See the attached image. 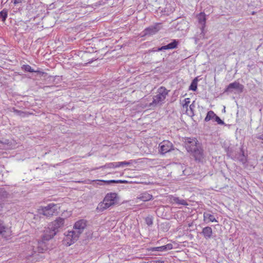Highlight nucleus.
Segmentation results:
<instances>
[{"label":"nucleus","instance_id":"f704fd0d","mask_svg":"<svg viewBox=\"0 0 263 263\" xmlns=\"http://www.w3.org/2000/svg\"><path fill=\"white\" fill-rule=\"evenodd\" d=\"M24 0H13L12 2L13 3L14 5H16L18 4H20L23 2Z\"/></svg>","mask_w":263,"mask_h":263},{"label":"nucleus","instance_id":"c9c22d12","mask_svg":"<svg viewBox=\"0 0 263 263\" xmlns=\"http://www.w3.org/2000/svg\"><path fill=\"white\" fill-rule=\"evenodd\" d=\"M197 89V85H194L193 83L190 86V89L195 91Z\"/></svg>","mask_w":263,"mask_h":263},{"label":"nucleus","instance_id":"6ab92c4d","mask_svg":"<svg viewBox=\"0 0 263 263\" xmlns=\"http://www.w3.org/2000/svg\"><path fill=\"white\" fill-rule=\"evenodd\" d=\"M202 234H203L204 237L206 239H210L211 238L213 231L211 227H206L202 229Z\"/></svg>","mask_w":263,"mask_h":263},{"label":"nucleus","instance_id":"ddd939ff","mask_svg":"<svg viewBox=\"0 0 263 263\" xmlns=\"http://www.w3.org/2000/svg\"><path fill=\"white\" fill-rule=\"evenodd\" d=\"M191 153L197 160H200L203 158V150L200 144Z\"/></svg>","mask_w":263,"mask_h":263},{"label":"nucleus","instance_id":"7c9ffc66","mask_svg":"<svg viewBox=\"0 0 263 263\" xmlns=\"http://www.w3.org/2000/svg\"><path fill=\"white\" fill-rule=\"evenodd\" d=\"M13 111L17 115L20 116L21 117H24L25 115V113L23 111H22L21 110H18L17 109H15L14 108H13Z\"/></svg>","mask_w":263,"mask_h":263},{"label":"nucleus","instance_id":"473e14b6","mask_svg":"<svg viewBox=\"0 0 263 263\" xmlns=\"http://www.w3.org/2000/svg\"><path fill=\"white\" fill-rule=\"evenodd\" d=\"M241 152L242 153V156H241V158H240L239 160L241 162H242L243 163H246L247 159H246V157H245V156L244 155V152L242 150V148L241 149Z\"/></svg>","mask_w":263,"mask_h":263},{"label":"nucleus","instance_id":"20e7f679","mask_svg":"<svg viewBox=\"0 0 263 263\" xmlns=\"http://www.w3.org/2000/svg\"><path fill=\"white\" fill-rule=\"evenodd\" d=\"M64 235L63 242L67 246L73 244L78 240L80 236L73 230L66 232Z\"/></svg>","mask_w":263,"mask_h":263},{"label":"nucleus","instance_id":"2eb2a0df","mask_svg":"<svg viewBox=\"0 0 263 263\" xmlns=\"http://www.w3.org/2000/svg\"><path fill=\"white\" fill-rule=\"evenodd\" d=\"M153 196L152 195L148 193L147 192H144L141 193L139 196L137 197V199H139L142 201H148L153 199Z\"/></svg>","mask_w":263,"mask_h":263},{"label":"nucleus","instance_id":"aec40b11","mask_svg":"<svg viewBox=\"0 0 263 263\" xmlns=\"http://www.w3.org/2000/svg\"><path fill=\"white\" fill-rule=\"evenodd\" d=\"M197 19L198 20L199 23L202 25L201 27V31L203 32L204 30V28L205 27V22H206V17L205 14L203 12H201L197 15Z\"/></svg>","mask_w":263,"mask_h":263},{"label":"nucleus","instance_id":"a211bd4d","mask_svg":"<svg viewBox=\"0 0 263 263\" xmlns=\"http://www.w3.org/2000/svg\"><path fill=\"white\" fill-rule=\"evenodd\" d=\"M43 240V239L38 242V246L37 247V251L39 253H44L48 250L47 243Z\"/></svg>","mask_w":263,"mask_h":263},{"label":"nucleus","instance_id":"bb28decb","mask_svg":"<svg viewBox=\"0 0 263 263\" xmlns=\"http://www.w3.org/2000/svg\"><path fill=\"white\" fill-rule=\"evenodd\" d=\"M133 162V160H130L129 161H122V162H118L119 167H122L124 165H129L132 164Z\"/></svg>","mask_w":263,"mask_h":263},{"label":"nucleus","instance_id":"f257e3e1","mask_svg":"<svg viewBox=\"0 0 263 263\" xmlns=\"http://www.w3.org/2000/svg\"><path fill=\"white\" fill-rule=\"evenodd\" d=\"M169 90L164 87L161 86L157 91L156 95L153 97L152 102L149 104L150 107L160 106L165 103Z\"/></svg>","mask_w":263,"mask_h":263},{"label":"nucleus","instance_id":"0eeeda50","mask_svg":"<svg viewBox=\"0 0 263 263\" xmlns=\"http://www.w3.org/2000/svg\"><path fill=\"white\" fill-rule=\"evenodd\" d=\"M57 234L56 231L48 224V227L45 228L44 231L42 239L45 241L49 240L53 238Z\"/></svg>","mask_w":263,"mask_h":263},{"label":"nucleus","instance_id":"9d476101","mask_svg":"<svg viewBox=\"0 0 263 263\" xmlns=\"http://www.w3.org/2000/svg\"><path fill=\"white\" fill-rule=\"evenodd\" d=\"M64 218L58 217L49 224L52 227V228H53V229L56 231L57 233H58L59 229L61 228L64 226Z\"/></svg>","mask_w":263,"mask_h":263},{"label":"nucleus","instance_id":"423d86ee","mask_svg":"<svg viewBox=\"0 0 263 263\" xmlns=\"http://www.w3.org/2000/svg\"><path fill=\"white\" fill-rule=\"evenodd\" d=\"M159 147V152L162 155H164L173 149L172 143L168 140H164L161 142Z\"/></svg>","mask_w":263,"mask_h":263},{"label":"nucleus","instance_id":"c756f323","mask_svg":"<svg viewBox=\"0 0 263 263\" xmlns=\"http://www.w3.org/2000/svg\"><path fill=\"white\" fill-rule=\"evenodd\" d=\"M145 263H165V261L159 259H156L154 260H149Z\"/></svg>","mask_w":263,"mask_h":263},{"label":"nucleus","instance_id":"393cba45","mask_svg":"<svg viewBox=\"0 0 263 263\" xmlns=\"http://www.w3.org/2000/svg\"><path fill=\"white\" fill-rule=\"evenodd\" d=\"M104 167L105 168H115L119 167L118 162H110L104 165Z\"/></svg>","mask_w":263,"mask_h":263},{"label":"nucleus","instance_id":"4468645a","mask_svg":"<svg viewBox=\"0 0 263 263\" xmlns=\"http://www.w3.org/2000/svg\"><path fill=\"white\" fill-rule=\"evenodd\" d=\"M179 42L176 40H174L173 42L169 43L167 45L163 46L161 47L160 48H159L158 49V51H161L163 50H168V49H173L176 48L178 45Z\"/></svg>","mask_w":263,"mask_h":263},{"label":"nucleus","instance_id":"c85d7f7f","mask_svg":"<svg viewBox=\"0 0 263 263\" xmlns=\"http://www.w3.org/2000/svg\"><path fill=\"white\" fill-rule=\"evenodd\" d=\"M190 103V99L187 98H185L183 102L182 106L184 109H186L188 108L189 105Z\"/></svg>","mask_w":263,"mask_h":263},{"label":"nucleus","instance_id":"9b49d317","mask_svg":"<svg viewBox=\"0 0 263 263\" xmlns=\"http://www.w3.org/2000/svg\"><path fill=\"white\" fill-rule=\"evenodd\" d=\"M0 235L5 238H8L11 235L10 228L6 227L2 221H0Z\"/></svg>","mask_w":263,"mask_h":263},{"label":"nucleus","instance_id":"1a4fd4ad","mask_svg":"<svg viewBox=\"0 0 263 263\" xmlns=\"http://www.w3.org/2000/svg\"><path fill=\"white\" fill-rule=\"evenodd\" d=\"M243 86L236 81L230 83L226 88L225 92H232L233 90H236L239 92H241L243 89Z\"/></svg>","mask_w":263,"mask_h":263},{"label":"nucleus","instance_id":"6e6552de","mask_svg":"<svg viewBox=\"0 0 263 263\" xmlns=\"http://www.w3.org/2000/svg\"><path fill=\"white\" fill-rule=\"evenodd\" d=\"M86 226L87 221L84 219H80L75 222L73 227V230L81 235Z\"/></svg>","mask_w":263,"mask_h":263},{"label":"nucleus","instance_id":"cd10ccee","mask_svg":"<svg viewBox=\"0 0 263 263\" xmlns=\"http://www.w3.org/2000/svg\"><path fill=\"white\" fill-rule=\"evenodd\" d=\"M23 69L25 71H27V72H36V71L34 70L30 66H29L28 65H23Z\"/></svg>","mask_w":263,"mask_h":263},{"label":"nucleus","instance_id":"f03ea898","mask_svg":"<svg viewBox=\"0 0 263 263\" xmlns=\"http://www.w3.org/2000/svg\"><path fill=\"white\" fill-rule=\"evenodd\" d=\"M118 201V195L115 193H110L106 194L102 202H101L97 206V210L102 212L115 204Z\"/></svg>","mask_w":263,"mask_h":263},{"label":"nucleus","instance_id":"7ed1b4c3","mask_svg":"<svg viewBox=\"0 0 263 263\" xmlns=\"http://www.w3.org/2000/svg\"><path fill=\"white\" fill-rule=\"evenodd\" d=\"M60 206L58 204L50 203L47 206L42 207L41 213L46 217H51L58 213Z\"/></svg>","mask_w":263,"mask_h":263},{"label":"nucleus","instance_id":"f8f14e48","mask_svg":"<svg viewBox=\"0 0 263 263\" xmlns=\"http://www.w3.org/2000/svg\"><path fill=\"white\" fill-rule=\"evenodd\" d=\"M160 28L158 25L152 26L145 28L143 31L144 35H152L156 34L159 30Z\"/></svg>","mask_w":263,"mask_h":263},{"label":"nucleus","instance_id":"4c0bfd02","mask_svg":"<svg viewBox=\"0 0 263 263\" xmlns=\"http://www.w3.org/2000/svg\"><path fill=\"white\" fill-rule=\"evenodd\" d=\"M262 143H263V141H262Z\"/></svg>","mask_w":263,"mask_h":263},{"label":"nucleus","instance_id":"e433bc0d","mask_svg":"<svg viewBox=\"0 0 263 263\" xmlns=\"http://www.w3.org/2000/svg\"><path fill=\"white\" fill-rule=\"evenodd\" d=\"M31 250H32V252L29 255H33V253H35L36 252V251L34 250V247H31Z\"/></svg>","mask_w":263,"mask_h":263},{"label":"nucleus","instance_id":"5701e85b","mask_svg":"<svg viewBox=\"0 0 263 263\" xmlns=\"http://www.w3.org/2000/svg\"><path fill=\"white\" fill-rule=\"evenodd\" d=\"M195 107V106L194 102L189 106V109L187 108L186 109V114L191 117L193 116L194 115V109Z\"/></svg>","mask_w":263,"mask_h":263},{"label":"nucleus","instance_id":"4be33fe9","mask_svg":"<svg viewBox=\"0 0 263 263\" xmlns=\"http://www.w3.org/2000/svg\"><path fill=\"white\" fill-rule=\"evenodd\" d=\"M203 218L204 221L208 220L210 222H217L214 215L209 213H204Z\"/></svg>","mask_w":263,"mask_h":263},{"label":"nucleus","instance_id":"2f4dec72","mask_svg":"<svg viewBox=\"0 0 263 263\" xmlns=\"http://www.w3.org/2000/svg\"><path fill=\"white\" fill-rule=\"evenodd\" d=\"M214 120L217 122L218 124L223 125L224 124V122L221 120L220 118L217 115H216V117H215Z\"/></svg>","mask_w":263,"mask_h":263},{"label":"nucleus","instance_id":"dca6fc26","mask_svg":"<svg viewBox=\"0 0 263 263\" xmlns=\"http://www.w3.org/2000/svg\"><path fill=\"white\" fill-rule=\"evenodd\" d=\"M173 249V245L171 243H168L166 245L162 246L161 247H154L149 249L152 251H165L167 250H170Z\"/></svg>","mask_w":263,"mask_h":263},{"label":"nucleus","instance_id":"f3484780","mask_svg":"<svg viewBox=\"0 0 263 263\" xmlns=\"http://www.w3.org/2000/svg\"><path fill=\"white\" fill-rule=\"evenodd\" d=\"M96 182H97V184L99 185H103L104 184H109L110 183H125L126 181L125 180H96Z\"/></svg>","mask_w":263,"mask_h":263},{"label":"nucleus","instance_id":"72a5a7b5","mask_svg":"<svg viewBox=\"0 0 263 263\" xmlns=\"http://www.w3.org/2000/svg\"><path fill=\"white\" fill-rule=\"evenodd\" d=\"M146 222L148 226H151L153 224V220L151 218L147 217L146 219Z\"/></svg>","mask_w":263,"mask_h":263},{"label":"nucleus","instance_id":"39448f33","mask_svg":"<svg viewBox=\"0 0 263 263\" xmlns=\"http://www.w3.org/2000/svg\"><path fill=\"white\" fill-rule=\"evenodd\" d=\"M184 143L188 152H191L200 145L198 140L194 138H185L184 139Z\"/></svg>","mask_w":263,"mask_h":263},{"label":"nucleus","instance_id":"b1692460","mask_svg":"<svg viewBox=\"0 0 263 263\" xmlns=\"http://www.w3.org/2000/svg\"><path fill=\"white\" fill-rule=\"evenodd\" d=\"M216 115L214 112L213 111H209L207 113L206 116L204 119V121L205 122H208L212 119H214L215 117H216Z\"/></svg>","mask_w":263,"mask_h":263},{"label":"nucleus","instance_id":"a878e982","mask_svg":"<svg viewBox=\"0 0 263 263\" xmlns=\"http://www.w3.org/2000/svg\"><path fill=\"white\" fill-rule=\"evenodd\" d=\"M8 15L7 10H3L0 12V18L2 19V21L5 22L6 20Z\"/></svg>","mask_w":263,"mask_h":263},{"label":"nucleus","instance_id":"412c9836","mask_svg":"<svg viewBox=\"0 0 263 263\" xmlns=\"http://www.w3.org/2000/svg\"><path fill=\"white\" fill-rule=\"evenodd\" d=\"M171 201L173 202H175L178 205H188L186 201L182 199H180L179 197H172L171 198Z\"/></svg>","mask_w":263,"mask_h":263}]
</instances>
